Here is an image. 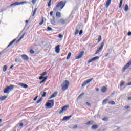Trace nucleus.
<instances>
[{
  "mask_svg": "<svg viewBox=\"0 0 131 131\" xmlns=\"http://www.w3.org/2000/svg\"><path fill=\"white\" fill-rule=\"evenodd\" d=\"M65 5H66V3H64L63 1L58 2L54 8L53 11H54V12H57V11H62V9L65 7Z\"/></svg>",
  "mask_w": 131,
  "mask_h": 131,
  "instance_id": "1",
  "label": "nucleus"
},
{
  "mask_svg": "<svg viewBox=\"0 0 131 131\" xmlns=\"http://www.w3.org/2000/svg\"><path fill=\"white\" fill-rule=\"evenodd\" d=\"M69 81L65 80L64 82L62 83L61 85V90L62 91H66V90H68V87L69 86Z\"/></svg>",
  "mask_w": 131,
  "mask_h": 131,
  "instance_id": "2",
  "label": "nucleus"
},
{
  "mask_svg": "<svg viewBox=\"0 0 131 131\" xmlns=\"http://www.w3.org/2000/svg\"><path fill=\"white\" fill-rule=\"evenodd\" d=\"M54 100H48L46 104V106L49 109H51L54 107Z\"/></svg>",
  "mask_w": 131,
  "mask_h": 131,
  "instance_id": "3",
  "label": "nucleus"
},
{
  "mask_svg": "<svg viewBox=\"0 0 131 131\" xmlns=\"http://www.w3.org/2000/svg\"><path fill=\"white\" fill-rule=\"evenodd\" d=\"M15 86L14 85H10L9 86L6 87L4 91V94H9L10 93V91H11L14 89Z\"/></svg>",
  "mask_w": 131,
  "mask_h": 131,
  "instance_id": "4",
  "label": "nucleus"
},
{
  "mask_svg": "<svg viewBox=\"0 0 131 131\" xmlns=\"http://www.w3.org/2000/svg\"><path fill=\"white\" fill-rule=\"evenodd\" d=\"M104 45H105V43L102 42L100 47L96 50V52L95 53V55H97V54H99V53H100V52L103 50V48H104Z\"/></svg>",
  "mask_w": 131,
  "mask_h": 131,
  "instance_id": "5",
  "label": "nucleus"
},
{
  "mask_svg": "<svg viewBox=\"0 0 131 131\" xmlns=\"http://www.w3.org/2000/svg\"><path fill=\"white\" fill-rule=\"evenodd\" d=\"M83 55H84V51H81L75 58V60H78V59H80L82 58L83 56Z\"/></svg>",
  "mask_w": 131,
  "mask_h": 131,
  "instance_id": "6",
  "label": "nucleus"
},
{
  "mask_svg": "<svg viewBox=\"0 0 131 131\" xmlns=\"http://www.w3.org/2000/svg\"><path fill=\"white\" fill-rule=\"evenodd\" d=\"M93 79H94L93 78L88 79L87 80H85L83 82V83L82 84V86H85V85H86V84H88V83H90V82H91V81L93 80Z\"/></svg>",
  "mask_w": 131,
  "mask_h": 131,
  "instance_id": "7",
  "label": "nucleus"
},
{
  "mask_svg": "<svg viewBox=\"0 0 131 131\" xmlns=\"http://www.w3.org/2000/svg\"><path fill=\"white\" fill-rule=\"evenodd\" d=\"M69 108V105H66L62 107L61 110L59 112V114H62L63 112H65L67 110V108Z\"/></svg>",
  "mask_w": 131,
  "mask_h": 131,
  "instance_id": "8",
  "label": "nucleus"
},
{
  "mask_svg": "<svg viewBox=\"0 0 131 131\" xmlns=\"http://www.w3.org/2000/svg\"><path fill=\"white\" fill-rule=\"evenodd\" d=\"M25 3H26V2H21L20 3L17 2L10 5V6L12 7V6H19V5H23V4H25Z\"/></svg>",
  "mask_w": 131,
  "mask_h": 131,
  "instance_id": "9",
  "label": "nucleus"
},
{
  "mask_svg": "<svg viewBox=\"0 0 131 131\" xmlns=\"http://www.w3.org/2000/svg\"><path fill=\"white\" fill-rule=\"evenodd\" d=\"M99 59V56H96L95 57H93V58L90 59L88 61V63L90 64V63H92V62H93V61H96V60H98Z\"/></svg>",
  "mask_w": 131,
  "mask_h": 131,
  "instance_id": "10",
  "label": "nucleus"
},
{
  "mask_svg": "<svg viewBox=\"0 0 131 131\" xmlns=\"http://www.w3.org/2000/svg\"><path fill=\"white\" fill-rule=\"evenodd\" d=\"M21 58L25 61H28L29 60V57L26 54H23L21 55Z\"/></svg>",
  "mask_w": 131,
  "mask_h": 131,
  "instance_id": "11",
  "label": "nucleus"
},
{
  "mask_svg": "<svg viewBox=\"0 0 131 131\" xmlns=\"http://www.w3.org/2000/svg\"><path fill=\"white\" fill-rule=\"evenodd\" d=\"M72 117V116H71V115L64 116V117H63L62 121H67V120H69V119H70V118H71Z\"/></svg>",
  "mask_w": 131,
  "mask_h": 131,
  "instance_id": "12",
  "label": "nucleus"
},
{
  "mask_svg": "<svg viewBox=\"0 0 131 131\" xmlns=\"http://www.w3.org/2000/svg\"><path fill=\"white\" fill-rule=\"evenodd\" d=\"M57 95H58V92H54V93L50 97L49 99L50 100L51 99H53V98H55Z\"/></svg>",
  "mask_w": 131,
  "mask_h": 131,
  "instance_id": "13",
  "label": "nucleus"
},
{
  "mask_svg": "<svg viewBox=\"0 0 131 131\" xmlns=\"http://www.w3.org/2000/svg\"><path fill=\"white\" fill-rule=\"evenodd\" d=\"M55 52L57 54H59L60 53V45H57L55 47Z\"/></svg>",
  "mask_w": 131,
  "mask_h": 131,
  "instance_id": "14",
  "label": "nucleus"
},
{
  "mask_svg": "<svg viewBox=\"0 0 131 131\" xmlns=\"http://www.w3.org/2000/svg\"><path fill=\"white\" fill-rule=\"evenodd\" d=\"M59 23H60V24H61V25H64V24H65V23H66V20H65V19H64L63 18H61L59 20Z\"/></svg>",
  "mask_w": 131,
  "mask_h": 131,
  "instance_id": "15",
  "label": "nucleus"
},
{
  "mask_svg": "<svg viewBox=\"0 0 131 131\" xmlns=\"http://www.w3.org/2000/svg\"><path fill=\"white\" fill-rule=\"evenodd\" d=\"M18 85H20V86H21L22 88H24V89H27V88H28V85L24 83H19L18 84Z\"/></svg>",
  "mask_w": 131,
  "mask_h": 131,
  "instance_id": "16",
  "label": "nucleus"
},
{
  "mask_svg": "<svg viewBox=\"0 0 131 131\" xmlns=\"http://www.w3.org/2000/svg\"><path fill=\"white\" fill-rule=\"evenodd\" d=\"M107 90H108V89L107 88V87L106 86H103L101 88V92L102 93H106V92H107Z\"/></svg>",
  "mask_w": 131,
  "mask_h": 131,
  "instance_id": "17",
  "label": "nucleus"
},
{
  "mask_svg": "<svg viewBox=\"0 0 131 131\" xmlns=\"http://www.w3.org/2000/svg\"><path fill=\"white\" fill-rule=\"evenodd\" d=\"M110 4H111V0H107L105 4L106 8H108L110 6Z\"/></svg>",
  "mask_w": 131,
  "mask_h": 131,
  "instance_id": "18",
  "label": "nucleus"
},
{
  "mask_svg": "<svg viewBox=\"0 0 131 131\" xmlns=\"http://www.w3.org/2000/svg\"><path fill=\"white\" fill-rule=\"evenodd\" d=\"M7 98H8L7 96H2L0 97V101H5V100H6V99H7Z\"/></svg>",
  "mask_w": 131,
  "mask_h": 131,
  "instance_id": "19",
  "label": "nucleus"
},
{
  "mask_svg": "<svg viewBox=\"0 0 131 131\" xmlns=\"http://www.w3.org/2000/svg\"><path fill=\"white\" fill-rule=\"evenodd\" d=\"M56 17L57 18H61V12L59 11L57 12L56 13Z\"/></svg>",
  "mask_w": 131,
  "mask_h": 131,
  "instance_id": "20",
  "label": "nucleus"
},
{
  "mask_svg": "<svg viewBox=\"0 0 131 131\" xmlns=\"http://www.w3.org/2000/svg\"><path fill=\"white\" fill-rule=\"evenodd\" d=\"M51 23L52 25H56V20H55V17L53 16V20H51Z\"/></svg>",
  "mask_w": 131,
  "mask_h": 131,
  "instance_id": "21",
  "label": "nucleus"
},
{
  "mask_svg": "<svg viewBox=\"0 0 131 131\" xmlns=\"http://www.w3.org/2000/svg\"><path fill=\"white\" fill-rule=\"evenodd\" d=\"M39 79L40 80L43 79L46 81L47 80V79H48V76H46V77L40 76V77H39Z\"/></svg>",
  "mask_w": 131,
  "mask_h": 131,
  "instance_id": "22",
  "label": "nucleus"
},
{
  "mask_svg": "<svg viewBox=\"0 0 131 131\" xmlns=\"http://www.w3.org/2000/svg\"><path fill=\"white\" fill-rule=\"evenodd\" d=\"M92 129H97V128H99V126H98V125H93L92 126Z\"/></svg>",
  "mask_w": 131,
  "mask_h": 131,
  "instance_id": "23",
  "label": "nucleus"
},
{
  "mask_svg": "<svg viewBox=\"0 0 131 131\" xmlns=\"http://www.w3.org/2000/svg\"><path fill=\"white\" fill-rule=\"evenodd\" d=\"M90 124H94V121H89L86 123V125H90Z\"/></svg>",
  "mask_w": 131,
  "mask_h": 131,
  "instance_id": "24",
  "label": "nucleus"
},
{
  "mask_svg": "<svg viewBox=\"0 0 131 131\" xmlns=\"http://www.w3.org/2000/svg\"><path fill=\"white\" fill-rule=\"evenodd\" d=\"M7 70H8V66H4L3 68V71L4 72H6V71H7Z\"/></svg>",
  "mask_w": 131,
  "mask_h": 131,
  "instance_id": "25",
  "label": "nucleus"
},
{
  "mask_svg": "<svg viewBox=\"0 0 131 131\" xmlns=\"http://www.w3.org/2000/svg\"><path fill=\"white\" fill-rule=\"evenodd\" d=\"M36 11H37V8H35L33 12L32 13V17H34L35 14H36Z\"/></svg>",
  "mask_w": 131,
  "mask_h": 131,
  "instance_id": "26",
  "label": "nucleus"
},
{
  "mask_svg": "<svg viewBox=\"0 0 131 131\" xmlns=\"http://www.w3.org/2000/svg\"><path fill=\"white\" fill-rule=\"evenodd\" d=\"M108 100H109V99L108 98H106V99H104L102 101V105H105L106 103Z\"/></svg>",
  "mask_w": 131,
  "mask_h": 131,
  "instance_id": "27",
  "label": "nucleus"
},
{
  "mask_svg": "<svg viewBox=\"0 0 131 131\" xmlns=\"http://www.w3.org/2000/svg\"><path fill=\"white\" fill-rule=\"evenodd\" d=\"M16 41V39L13 40L11 42H10V43L7 46V48H9V47H11L13 43H14V42Z\"/></svg>",
  "mask_w": 131,
  "mask_h": 131,
  "instance_id": "28",
  "label": "nucleus"
},
{
  "mask_svg": "<svg viewBox=\"0 0 131 131\" xmlns=\"http://www.w3.org/2000/svg\"><path fill=\"white\" fill-rule=\"evenodd\" d=\"M125 12H127L128 11V5L126 4L124 7Z\"/></svg>",
  "mask_w": 131,
  "mask_h": 131,
  "instance_id": "29",
  "label": "nucleus"
},
{
  "mask_svg": "<svg viewBox=\"0 0 131 131\" xmlns=\"http://www.w3.org/2000/svg\"><path fill=\"white\" fill-rule=\"evenodd\" d=\"M84 95V93H81L77 98V100H79L80 99H81L82 98V96Z\"/></svg>",
  "mask_w": 131,
  "mask_h": 131,
  "instance_id": "30",
  "label": "nucleus"
},
{
  "mask_svg": "<svg viewBox=\"0 0 131 131\" xmlns=\"http://www.w3.org/2000/svg\"><path fill=\"white\" fill-rule=\"evenodd\" d=\"M71 55H72L71 52H69L68 53V56L67 57V60L70 59V57H71Z\"/></svg>",
  "mask_w": 131,
  "mask_h": 131,
  "instance_id": "31",
  "label": "nucleus"
},
{
  "mask_svg": "<svg viewBox=\"0 0 131 131\" xmlns=\"http://www.w3.org/2000/svg\"><path fill=\"white\" fill-rule=\"evenodd\" d=\"M102 40V36H101V35H99L98 38V43H99V42H100Z\"/></svg>",
  "mask_w": 131,
  "mask_h": 131,
  "instance_id": "32",
  "label": "nucleus"
},
{
  "mask_svg": "<svg viewBox=\"0 0 131 131\" xmlns=\"http://www.w3.org/2000/svg\"><path fill=\"white\" fill-rule=\"evenodd\" d=\"M79 33V30H78V29H76V31L75 32L74 35H77Z\"/></svg>",
  "mask_w": 131,
  "mask_h": 131,
  "instance_id": "33",
  "label": "nucleus"
},
{
  "mask_svg": "<svg viewBox=\"0 0 131 131\" xmlns=\"http://www.w3.org/2000/svg\"><path fill=\"white\" fill-rule=\"evenodd\" d=\"M40 75L41 76H42V77H43V76H45V75H47V72H44L40 74Z\"/></svg>",
  "mask_w": 131,
  "mask_h": 131,
  "instance_id": "34",
  "label": "nucleus"
},
{
  "mask_svg": "<svg viewBox=\"0 0 131 131\" xmlns=\"http://www.w3.org/2000/svg\"><path fill=\"white\" fill-rule=\"evenodd\" d=\"M123 2V0H120V3H119V8H121L122 6V3Z\"/></svg>",
  "mask_w": 131,
  "mask_h": 131,
  "instance_id": "35",
  "label": "nucleus"
},
{
  "mask_svg": "<svg viewBox=\"0 0 131 131\" xmlns=\"http://www.w3.org/2000/svg\"><path fill=\"white\" fill-rule=\"evenodd\" d=\"M42 101V97H41L39 100L37 101V104L40 103Z\"/></svg>",
  "mask_w": 131,
  "mask_h": 131,
  "instance_id": "36",
  "label": "nucleus"
},
{
  "mask_svg": "<svg viewBox=\"0 0 131 131\" xmlns=\"http://www.w3.org/2000/svg\"><path fill=\"white\" fill-rule=\"evenodd\" d=\"M29 52H30V53L31 54V55L34 54V53H35L34 50H33L32 49H30Z\"/></svg>",
  "mask_w": 131,
  "mask_h": 131,
  "instance_id": "37",
  "label": "nucleus"
},
{
  "mask_svg": "<svg viewBox=\"0 0 131 131\" xmlns=\"http://www.w3.org/2000/svg\"><path fill=\"white\" fill-rule=\"evenodd\" d=\"M110 105H115V102L114 101H111L108 102Z\"/></svg>",
  "mask_w": 131,
  "mask_h": 131,
  "instance_id": "38",
  "label": "nucleus"
},
{
  "mask_svg": "<svg viewBox=\"0 0 131 131\" xmlns=\"http://www.w3.org/2000/svg\"><path fill=\"white\" fill-rule=\"evenodd\" d=\"M45 22V20H43V17H42V20L41 22L39 23V25H42L43 24V23Z\"/></svg>",
  "mask_w": 131,
  "mask_h": 131,
  "instance_id": "39",
  "label": "nucleus"
},
{
  "mask_svg": "<svg viewBox=\"0 0 131 131\" xmlns=\"http://www.w3.org/2000/svg\"><path fill=\"white\" fill-rule=\"evenodd\" d=\"M24 35H25V34H23L22 36L19 38V39L18 40V41H20V40H21L23 37H24Z\"/></svg>",
  "mask_w": 131,
  "mask_h": 131,
  "instance_id": "40",
  "label": "nucleus"
},
{
  "mask_svg": "<svg viewBox=\"0 0 131 131\" xmlns=\"http://www.w3.org/2000/svg\"><path fill=\"white\" fill-rule=\"evenodd\" d=\"M125 83V82L124 81L122 82L121 83V84H120V86L121 88L122 86H123V85H124V84Z\"/></svg>",
  "mask_w": 131,
  "mask_h": 131,
  "instance_id": "41",
  "label": "nucleus"
},
{
  "mask_svg": "<svg viewBox=\"0 0 131 131\" xmlns=\"http://www.w3.org/2000/svg\"><path fill=\"white\" fill-rule=\"evenodd\" d=\"M46 96H47V92H44L43 93V94L42 95V97L43 98H45V97H46Z\"/></svg>",
  "mask_w": 131,
  "mask_h": 131,
  "instance_id": "42",
  "label": "nucleus"
},
{
  "mask_svg": "<svg viewBox=\"0 0 131 131\" xmlns=\"http://www.w3.org/2000/svg\"><path fill=\"white\" fill-rule=\"evenodd\" d=\"M51 2H52V0H49L48 4V7H51Z\"/></svg>",
  "mask_w": 131,
  "mask_h": 131,
  "instance_id": "43",
  "label": "nucleus"
},
{
  "mask_svg": "<svg viewBox=\"0 0 131 131\" xmlns=\"http://www.w3.org/2000/svg\"><path fill=\"white\" fill-rule=\"evenodd\" d=\"M47 30L49 31H52V30H53V29L50 27H47Z\"/></svg>",
  "mask_w": 131,
  "mask_h": 131,
  "instance_id": "44",
  "label": "nucleus"
},
{
  "mask_svg": "<svg viewBox=\"0 0 131 131\" xmlns=\"http://www.w3.org/2000/svg\"><path fill=\"white\" fill-rule=\"evenodd\" d=\"M37 0H32V3L33 4V5H35V3H36V1Z\"/></svg>",
  "mask_w": 131,
  "mask_h": 131,
  "instance_id": "45",
  "label": "nucleus"
},
{
  "mask_svg": "<svg viewBox=\"0 0 131 131\" xmlns=\"http://www.w3.org/2000/svg\"><path fill=\"white\" fill-rule=\"evenodd\" d=\"M102 120H103V121H107V120H108V118L104 117L103 118Z\"/></svg>",
  "mask_w": 131,
  "mask_h": 131,
  "instance_id": "46",
  "label": "nucleus"
},
{
  "mask_svg": "<svg viewBox=\"0 0 131 131\" xmlns=\"http://www.w3.org/2000/svg\"><path fill=\"white\" fill-rule=\"evenodd\" d=\"M86 105H87L88 107H91V103H90V102H86Z\"/></svg>",
  "mask_w": 131,
  "mask_h": 131,
  "instance_id": "47",
  "label": "nucleus"
},
{
  "mask_svg": "<svg viewBox=\"0 0 131 131\" xmlns=\"http://www.w3.org/2000/svg\"><path fill=\"white\" fill-rule=\"evenodd\" d=\"M58 37H59V38H63V35H62V34H60L59 35V36H58Z\"/></svg>",
  "mask_w": 131,
  "mask_h": 131,
  "instance_id": "48",
  "label": "nucleus"
},
{
  "mask_svg": "<svg viewBox=\"0 0 131 131\" xmlns=\"http://www.w3.org/2000/svg\"><path fill=\"white\" fill-rule=\"evenodd\" d=\"M83 32V31H82V30H80L79 33V35H81V34H82Z\"/></svg>",
  "mask_w": 131,
  "mask_h": 131,
  "instance_id": "49",
  "label": "nucleus"
},
{
  "mask_svg": "<svg viewBox=\"0 0 131 131\" xmlns=\"http://www.w3.org/2000/svg\"><path fill=\"white\" fill-rule=\"evenodd\" d=\"M43 82H46V81L44 79H43L42 81L40 82V84L43 83Z\"/></svg>",
  "mask_w": 131,
  "mask_h": 131,
  "instance_id": "50",
  "label": "nucleus"
},
{
  "mask_svg": "<svg viewBox=\"0 0 131 131\" xmlns=\"http://www.w3.org/2000/svg\"><path fill=\"white\" fill-rule=\"evenodd\" d=\"M53 11H51L50 12V17H53Z\"/></svg>",
  "mask_w": 131,
  "mask_h": 131,
  "instance_id": "51",
  "label": "nucleus"
},
{
  "mask_svg": "<svg viewBox=\"0 0 131 131\" xmlns=\"http://www.w3.org/2000/svg\"><path fill=\"white\" fill-rule=\"evenodd\" d=\"M128 36H131V32H129L127 34Z\"/></svg>",
  "mask_w": 131,
  "mask_h": 131,
  "instance_id": "52",
  "label": "nucleus"
},
{
  "mask_svg": "<svg viewBox=\"0 0 131 131\" xmlns=\"http://www.w3.org/2000/svg\"><path fill=\"white\" fill-rule=\"evenodd\" d=\"M19 126H20V127H22L23 126V123H20L19 124Z\"/></svg>",
  "mask_w": 131,
  "mask_h": 131,
  "instance_id": "53",
  "label": "nucleus"
},
{
  "mask_svg": "<svg viewBox=\"0 0 131 131\" xmlns=\"http://www.w3.org/2000/svg\"><path fill=\"white\" fill-rule=\"evenodd\" d=\"M129 107H130L129 106L126 105L125 106V109H129Z\"/></svg>",
  "mask_w": 131,
  "mask_h": 131,
  "instance_id": "54",
  "label": "nucleus"
},
{
  "mask_svg": "<svg viewBox=\"0 0 131 131\" xmlns=\"http://www.w3.org/2000/svg\"><path fill=\"white\" fill-rule=\"evenodd\" d=\"M38 96H36L34 99L33 101H36L37 100Z\"/></svg>",
  "mask_w": 131,
  "mask_h": 131,
  "instance_id": "55",
  "label": "nucleus"
},
{
  "mask_svg": "<svg viewBox=\"0 0 131 131\" xmlns=\"http://www.w3.org/2000/svg\"><path fill=\"white\" fill-rule=\"evenodd\" d=\"M73 128H77V125H74Z\"/></svg>",
  "mask_w": 131,
  "mask_h": 131,
  "instance_id": "56",
  "label": "nucleus"
},
{
  "mask_svg": "<svg viewBox=\"0 0 131 131\" xmlns=\"http://www.w3.org/2000/svg\"><path fill=\"white\" fill-rule=\"evenodd\" d=\"M127 85H131V81L127 84Z\"/></svg>",
  "mask_w": 131,
  "mask_h": 131,
  "instance_id": "57",
  "label": "nucleus"
},
{
  "mask_svg": "<svg viewBox=\"0 0 131 131\" xmlns=\"http://www.w3.org/2000/svg\"><path fill=\"white\" fill-rule=\"evenodd\" d=\"M128 100H131V97H128Z\"/></svg>",
  "mask_w": 131,
  "mask_h": 131,
  "instance_id": "58",
  "label": "nucleus"
},
{
  "mask_svg": "<svg viewBox=\"0 0 131 131\" xmlns=\"http://www.w3.org/2000/svg\"><path fill=\"white\" fill-rule=\"evenodd\" d=\"M96 91L97 92L99 91V88H96Z\"/></svg>",
  "mask_w": 131,
  "mask_h": 131,
  "instance_id": "59",
  "label": "nucleus"
},
{
  "mask_svg": "<svg viewBox=\"0 0 131 131\" xmlns=\"http://www.w3.org/2000/svg\"><path fill=\"white\" fill-rule=\"evenodd\" d=\"M13 67H14V66H11L10 67V69H12L13 68Z\"/></svg>",
  "mask_w": 131,
  "mask_h": 131,
  "instance_id": "60",
  "label": "nucleus"
},
{
  "mask_svg": "<svg viewBox=\"0 0 131 131\" xmlns=\"http://www.w3.org/2000/svg\"><path fill=\"white\" fill-rule=\"evenodd\" d=\"M15 62H18V59H15Z\"/></svg>",
  "mask_w": 131,
  "mask_h": 131,
  "instance_id": "61",
  "label": "nucleus"
},
{
  "mask_svg": "<svg viewBox=\"0 0 131 131\" xmlns=\"http://www.w3.org/2000/svg\"><path fill=\"white\" fill-rule=\"evenodd\" d=\"M108 55H109V53H107L106 57H107V56H108Z\"/></svg>",
  "mask_w": 131,
  "mask_h": 131,
  "instance_id": "62",
  "label": "nucleus"
},
{
  "mask_svg": "<svg viewBox=\"0 0 131 131\" xmlns=\"http://www.w3.org/2000/svg\"><path fill=\"white\" fill-rule=\"evenodd\" d=\"M26 22L27 23V22H28V20H26Z\"/></svg>",
  "mask_w": 131,
  "mask_h": 131,
  "instance_id": "63",
  "label": "nucleus"
},
{
  "mask_svg": "<svg viewBox=\"0 0 131 131\" xmlns=\"http://www.w3.org/2000/svg\"><path fill=\"white\" fill-rule=\"evenodd\" d=\"M2 121V119H0V122Z\"/></svg>",
  "mask_w": 131,
  "mask_h": 131,
  "instance_id": "64",
  "label": "nucleus"
}]
</instances>
